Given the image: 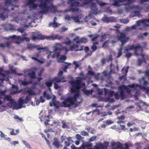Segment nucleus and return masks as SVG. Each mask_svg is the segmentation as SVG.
Instances as JSON below:
<instances>
[{"instance_id":"nucleus-19","label":"nucleus","mask_w":149,"mask_h":149,"mask_svg":"<svg viewBox=\"0 0 149 149\" xmlns=\"http://www.w3.org/2000/svg\"><path fill=\"white\" fill-rule=\"evenodd\" d=\"M111 146L113 147H115V148H120L122 146V144L119 142H117L116 143L113 141H112L111 143Z\"/></svg>"},{"instance_id":"nucleus-42","label":"nucleus","mask_w":149,"mask_h":149,"mask_svg":"<svg viewBox=\"0 0 149 149\" xmlns=\"http://www.w3.org/2000/svg\"><path fill=\"white\" fill-rule=\"evenodd\" d=\"M45 84L47 86H48L49 87V90L50 92H51V89L50 88V87L52 86V82H51L47 81L46 82Z\"/></svg>"},{"instance_id":"nucleus-27","label":"nucleus","mask_w":149,"mask_h":149,"mask_svg":"<svg viewBox=\"0 0 149 149\" xmlns=\"http://www.w3.org/2000/svg\"><path fill=\"white\" fill-rule=\"evenodd\" d=\"M59 56L56 57L57 58V60L58 62H63L66 58V56L65 55H61L60 57H58Z\"/></svg>"},{"instance_id":"nucleus-23","label":"nucleus","mask_w":149,"mask_h":149,"mask_svg":"<svg viewBox=\"0 0 149 149\" xmlns=\"http://www.w3.org/2000/svg\"><path fill=\"white\" fill-rule=\"evenodd\" d=\"M17 0H5L6 3V6H8V8L9 9H10V7H11L12 5V3L15 2Z\"/></svg>"},{"instance_id":"nucleus-29","label":"nucleus","mask_w":149,"mask_h":149,"mask_svg":"<svg viewBox=\"0 0 149 149\" xmlns=\"http://www.w3.org/2000/svg\"><path fill=\"white\" fill-rule=\"evenodd\" d=\"M53 145L58 148L62 147V145L59 144L58 140L56 138L54 139V142L53 143Z\"/></svg>"},{"instance_id":"nucleus-38","label":"nucleus","mask_w":149,"mask_h":149,"mask_svg":"<svg viewBox=\"0 0 149 149\" xmlns=\"http://www.w3.org/2000/svg\"><path fill=\"white\" fill-rule=\"evenodd\" d=\"M28 75L31 78H36L35 72L33 71H32L31 72L29 73Z\"/></svg>"},{"instance_id":"nucleus-7","label":"nucleus","mask_w":149,"mask_h":149,"mask_svg":"<svg viewBox=\"0 0 149 149\" xmlns=\"http://www.w3.org/2000/svg\"><path fill=\"white\" fill-rule=\"evenodd\" d=\"M79 37L76 36L74 34H72L70 35L68 37L66 38L65 41L63 42V44H65L67 45H69L71 44L72 42L75 41L77 43H85L87 42V39L85 38H82L79 40Z\"/></svg>"},{"instance_id":"nucleus-31","label":"nucleus","mask_w":149,"mask_h":149,"mask_svg":"<svg viewBox=\"0 0 149 149\" xmlns=\"http://www.w3.org/2000/svg\"><path fill=\"white\" fill-rule=\"evenodd\" d=\"M30 83H31V81L27 82L25 78L24 81L22 80H19V83L21 85L25 86Z\"/></svg>"},{"instance_id":"nucleus-55","label":"nucleus","mask_w":149,"mask_h":149,"mask_svg":"<svg viewBox=\"0 0 149 149\" xmlns=\"http://www.w3.org/2000/svg\"><path fill=\"white\" fill-rule=\"evenodd\" d=\"M92 51V53L95 51L97 49V47L95 45H93L91 47Z\"/></svg>"},{"instance_id":"nucleus-62","label":"nucleus","mask_w":149,"mask_h":149,"mask_svg":"<svg viewBox=\"0 0 149 149\" xmlns=\"http://www.w3.org/2000/svg\"><path fill=\"white\" fill-rule=\"evenodd\" d=\"M34 47L32 44H28L27 45V47L29 49H31Z\"/></svg>"},{"instance_id":"nucleus-12","label":"nucleus","mask_w":149,"mask_h":149,"mask_svg":"<svg viewBox=\"0 0 149 149\" xmlns=\"http://www.w3.org/2000/svg\"><path fill=\"white\" fill-rule=\"evenodd\" d=\"M4 102H5L6 101L8 102L7 103V105L10 107L15 106L16 105V102L9 95H5L3 98Z\"/></svg>"},{"instance_id":"nucleus-25","label":"nucleus","mask_w":149,"mask_h":149,"mask_svg":"<svg viewBox=\"0 0 149 149\" xmlns=\"http://www.w3.org/2000/svg\"><path fill=\"white\" fill-rule=\"evenodd\" d=\"M59 77L54 78L52 80V82L56 83V82L60 83V82H65L66 81L65 80L63 79H60L59 78Z\"/></svg>"},{"instance_id":"nucleus-53","label":"nucleus","mask_w":149,"mask_h":149,"mask_svg":"<svg viewBox=\"0 0 149 149\" xmlns=\"http://www.w3.org/2000/svg\"><path fill=\"white\" fill-rule=\"evenodd\" d=\"M40 134L42 135V137L43 138H44L46 140V141L47 142V144H49V141L47 139L45 135L42 133H40Z\"/></svg>"},{"instance_id":"nucleus-43","label":"nucleus","mask_w":149,"mask_h":149,"mask_svg":"<svg viewBox=\"0 0 149 149\" xmlns=\"http://www.w3.org/2000/svg\"><path fill=\"white\" fill-rule=\"evenodd\" d=\"M43 96L46 98L47 100H49L51 98L49 94H47L46 92H44Z\"/></svg>"},{"instance_id":"nucleus-4","label":"nucleus","mask_w":149,"mask_h":149,"mask_svg":"<svg viewBox=\"0 0 149 149\" xmlns=\"http://www.w3.org/2000/svg\"><path fill=\"white\" fill-rule=\"evenodd\" d=\"M89 0H69L68 3L71 4L73 12L74 13H79L81 11L76 7L80 6L84 8L87 7L90 2Z\"/></svg>"},{"instance_id":"nucleus-56","label":"nucleus","mask_w":149,"mask_h":149,"mask_svg":"<svg viewBox=\"0 0 149 149\" xmlns=\"http://www.w3.org/2000/svg\"><path fill=\"white\" fill-rule=\"evenodd\" d=\"M33 59L37 61L39 63H43L44 62V61H41L37 59V58L35 57H32Z\"/></svg>"},{"instance_id":"nucleus-30","label":"nucleus","mask_w":149,"mask_h":149,"mask_svg":"<svg viewBox=\"0 0 149 149\" xmlns=\"http://www.w3.org/2000/svg\"><path fill=\"white\" fill-rule=\"evenodd\" d=\"M56 19V18L55 17L54 19V22L50 23L49 24L50 26H52L53 27L55 28L60 25V24L55 22V21Z\"/></svg>"},{"instance_id":"nucleus-11","label":"nucleus","mask_w":149,"mask_h":149,"mask_svg":"<svg viewBox=\"0 0 149 149\" xmlns=\"http://www.w3.org/2000/svg\"><path fill=\"white\" fill-rule=\"evenodd\" d=\"M149 19H146L141 20L138 21L136 23V25H134L132 26L130 28L131 29H135L136 27V26H140L142 27H146L149 25Z\"/></svg>"},{"instance_id":"nucleus-41","label":"nucleus","mask_w":149,"mask_h":149,"mask_svg":"<svg viewBox=\"0 0 149 149\" xmlns=\"http://www.w3.org/2000/svg\"><path fill=\"white\" fill-rule=\"evenodd\" d=\"M88 131L90 133L92 134H94L95 132V130L89 127L87 128Z\"/></svg>"},{"instance_id":"nucleus-6","label":"nucleus","mask_w":149,"mask_h":149,"mask_svg":"<svg viewBox=\"0 0 149 149\" xmlns=\"http://www.w3.org/2000/svg\"><path fill=\"white\" fill-rule=\"evenodd\" d=\"M116 32L118 33V37L116 39V40H107L105 41L102 46L103 48H106L110 43H114L118 40H120L121 42L122 45L129 40V38H125V34L123 33H120L118 30H116Z\"/></svg>"},{"instance_id":"nucleus-52","label":"nucleus","mask_w":149,"mask_h":149,"mask_svg":"<svg viewBox=\"0 0 149 149\" xmlns=\"http://www.w3.org/2000/svg\"><path fill=\"white\" fill-rule=\"evenodd\" d=\"M129 68V66H127L125 68V67H124L122 70V71L123 72L124 70H125V72L126 74H127V70Z\"/></svg>"},{"instance_id":"nucleus-50","label":"nucleus","mask_w":149,"mask_h":149,"mask_svg":"<svg viewBox=\"0 0 149 149\" xmlns=\"http://www.w3.org/2000/svg\"><path fill=\"white\" fill-rule=\"evenodd\" d=\"M6 135H5L2 132L0 131V137L1 138L4 139L5 136H6Z\"/></svg>"},{"instance_id":"nucleus-3","label":"nucleus","mask_w":149,"mask_h":149,"mask_svg":"<svg viewBox=\"0 0 149 149\" xmlns=\"http://www.w3.org/2000/svg\"><path fill=\"white\" fill-rule=\"evenodd\" d=\"M36 48L38 50H42L44 52L47 51V54H48L47 58L48 59L51 57L53 58H54L56 57L59 56L60 54V52L57 51L61 50L64 49H65V48L63 47V44L59 43H56L54 44L52 48L54 49V51L53 52L47 50V49L46 48L40 47L38 46H36Z\"/></svg>"},{"instance_id":"nucleus-10","label":"nucleus","mask_w":149,"mask_h":149,"mask_svg":"<svg viewBox=\"0 0 149 149\" xmlns=\"http://www.w3.org/2000/svg\"><path fill=\"white\" fill-rule=\"evenodd\" d=\"M134 49V54L135 55L138 56L139 55L138 52H141L143 50V49L142 47L138 44L136 46L134 45H131V46H128L127 47L125 48V50L127 52H128L130 50Z\"/></svg>"},{"instance_id":"nucleus-64","label":"nucleus","mask_w":149,"mask_h":149,"mask_svg":"<svg viewBox=\"0 0 149 149\" xmlns=\"http://www.w3.org/2000/svg\"><path fill=\"white\" fill-rule=\"evenodd\" d=\"M120 149H129L127 143H125V147H121Z\"/></svg>"},{"instance_id":"nucleus-54","label":"nucleus","mask_w":149,"mask_h":149,"mask_svg":"<svg viewBox=\"0 0 149 149\" xmlns=\"http://www.w3.org/2000/svg\"><path fill=\"white\" fill-rule=\"evenodd\" d=\"M96 136H94L91 137L89 139V141L90 142H92L94 141L95 139L96 138Z\"/></svg>"},{"instance_id":"nucleus-20","label":"nucleus","mask_w":149,"mask_h":149,"mask_svg":"<svg viewBox=\"0 0 149 149\" xmlns=\"http://www.w3.org/2000/svg\"><path fill=\"white\" fill-rule=\"evenodd\" d=\"M103 19L104 21H106L107 22H116L117 21L116 19L113 17H104L103 18Z\"/></svg>"},{"instance_id":"nucleus-48","label":"nucleus","mask_w":149,"mask_h":149,"mask_svg":"<svg viewBox=\"0 0 149 149\" xmlns=\"http://www.w3.org/2000/svg\"><path fill=\"white\" fill-rule=\"evenodd\" d=\"M22 142L26 147H27L28 148H31L30 146L27 142L23 140Z\"/></svg>"},{"instance_id":"nucleus-40","label":"nucleus","mask_w":149,"mask_h":149,"mask_svg":"<svg viewBox=\"0 0 149 149\" xmlns=\"http://www.w3.org/2000/svg\"><path fill=\"white\" fill-rule=\"evenodd\" d=\"M10 45V43L9 42H6L5 44H1L0 45V46L2 47H9Z\"/></svg>"},{"instance_id":"nucleus-35","label":"nucleus","mask_w":149,"mask_h":149,"mask_svg":"<svg viewBox=\"0 0 149 149\" xmlns=\"http://www.w3.org/2000/svg\"><path fill=\"white\" fill-rule=\"evenodd\" d=\"M84 51L87 54V55L89 56L91 55L92 53V51H89L88 48L87 47L84 48Z\"/></svg>"},{"instance_id":"nucleus-47","label":"nucleus","mask_w":149,"mask_h":149,"mask_svg":"<svg viewBox=\"0 0 149 149\" xmlns=\"http://www.w3.org/2000/svg\"><path fill=\"white\" fill-rule=\"evenodd\" d=\"M108 36V35H107L105 34L104 35H102V38L100 40V41L102 42L103 41L107 38V37Z\"/></svg>"},{"instance_id":"nucleus-21","label":"nucleus","mask_w":149,"mask_h":149,"mask_svg":"<svg viewBox=\"0 0 149 149\" xmlns=\"http://www.w3.org/2000/svg\"><path fill=\"white\" fill-rule=\"evenodd\" d=\"M15 21L16 22H20V24H21V25H24V24H25L27 20L26 19H22L21 20H20L19 19H18V17H14V19L13 20H11L12 21Z\"/></svg>"},{"instance_id":"nucleus-1","label":"nucleus","mask_w":149,"mask_h":149,"mask_svg":"<svg viewBox=\"0 0 149 149\" xmlns=\"http://www.w3.org/2000/svg\"><path fill=\"white\" fill-rule=\"evenodd\" d=\"M80 77H77L76 79L74 81H70L72 85L70 90L72 94L74 93L73 97H71V100L68 99L63 103V106L65 107H68L73 104H77L80 103L82 101V99L79 95V91L80 88L86 94H87L91 93L89 91L86 90L85 89V86L84 83L80 84V83L82 79Z\"/></svg>"},{"instance_id":"nucleus-34","label":"nucleus","mask_w":149,"mask_h":149,"mask_svg":"<svg viewBox=\"0 0 149 149\" xmlns=\"http://www.w3.org/2000/svg\"><path fill=\"white\" fill-rule=\"evenodd\" d=\"M45 118L46 121L44 123L45 125H47L48 124V123L51 120V119L52 118H51L50 116H46Z\"/></svg>"},{"instance_id":"nucleus-46","label":"nucleus","mask_w":149,"mask_h":149,"mask_svg":"<svg viewBox=\"0 0 149 149\" xmlns=\"http://www.w3.org/2000/svg\"><path fill=\"white\" fill-rule=\"evenodd\" d=\"M120 21L124 24H127L129 22V20L127 19H123L120 20Z\"/></svg>"},{"instance_id":"nucleus-13","label":"nucleus","mask_w":149,"mask_h":149,"mask_svg":"<svg viewBox=\"0 0 149 149\" xmlns=\"http://www.w3.org/2000/svg\"><path fill=\"white\" fill-rule=\"evenodd\" d=\"M88 74L90 75H94L95 78L97 80L99 79L103 80L104 79V78L102 77V75H103L104 77H106L107 75V73L106 71H104L102 74H94L93 72L89 71L88 72Z\"/></svg>"},{"instance_id":"nucleus-26","label":"nucleus","mask_w":149,"mask_h":149,"mask_svg":"<svg viewBox=\"0 0 149 149\" xmlns=\"http://www.w3.org/2000/svg\"><path fill=\"white\" fill-rule=\"evenodd\" d=\"M56 97L54 96L53 99H52V101L53 103L52 104L51 103H50V105L51 106H52L53 104L54 106H56V107H58L59 106V102H58L56 101Z\"/></svg>"},{"instance_id":"nucleus-58","label":"nucleus","mask_w":149,"mask_h":149,"mask_svg":"<svg viewBox=\"0 0 149 149\" xmlns=\"http://www.w3.org/2000/svg\"><path fill=\"white\" fill-rule=\"evenodd\" d=\"M106 123L107 125H109L113 123V122L111 120H107L106 121Z\"/></svg>"},{"instance_id":"nucleus-45","label":"nucleus","mask_w":149,"mask_h":149,"mask_svg":"<svg viewBox=\"0 0 149 149\" xmlns=\"http://www.w3.org/2000/svg\"><path fill=\"white\" fill-rule=\"evenodd\" d=\"M92 37V39L91 40L93 41H94L98 37H99V35L97 34H96L94 36H91Z\"/></svg>"},{"instance_id":"nucleus-22","label":"nucleus","mask_w":149,"mask_h":149,"mask_svg":"<svg viewBox=\"0 0 149 149\" xmlns=\"http://www.w3.org/2000/svg\"><path fill=\"white\" fill-rule=\"evenodd\" d=\"M45 36L42 35L40 33L37 36H34L33 37V40H35L37 39H45Z\"/></svg>"},{"instance_id":"nucleus-14","label":"nucleus","mask_w":149,"mask_h":149,"mask_svg":"<svg viewBox=\"0 0 149 149\" xmlns=\"http://www.w3.org/2000/svg\"><path fill=\"white\" fill-rule=\"evenodd\" d=\"M78 44H74L72 45L71 46L69 49H68L67 48L65 47V51L66 53L68 52L69 51H78V50L81 51L83 50L84 47V46H81L80 49H78Z\"/></svg>"},{"instance_id":"nucleus-59","label":"nucleus","mask_w":149,"mask_h":149,"mask_svg":"<svg viewBox=\"0 0 149 149\" xmlns=\"http://www.w3.org/2000/svg\"><path fill=\"white\" fill-rule=\"evenodd\" d=\"M81 134L82 135L86 136L88 135V133L86 132L83 131L81 132Z\"/></svg>"},{"instance_id":"nucleus-49","label":"nucleus","mask_w":149,"mask_h":149,"mask_svg":"<svg viewBox=\"0 0 149 149\" xmlns=\"http://www.w3.org/2000/svg\"><path fill=\"white\" fill-rule=\"evenodd\" d=\"M9 38H17L18 39H21V37L19 36H16L15 35H13L12 36L10 37Z\"/></svg>"},{"instance_id":"nucleus-61","label":"nucleus","mask_w":149,"mask_h":149,"mask_svg":"<svg viewBox=\"0 0 149 149\" xmlns=\"http://www.w3.org/2000/svg\"><path fill=\"white\" fill-rule=\"evenodd\" d=\"M73 63L75 65L76 68L79 67V65L77 62L74 61L73 62Z\"/></svg>"},{"instance_id":"nucleus-2","label":"nucleus","mask_w":149,"mask_h":149,"mask_svg":"<svg viewBox=\"0 0 149 149\" xmlns=\"http://www.w3.org/2000/svg\"><path fill=\"white\" fill-rule=\"evenodd\" d=\"M145 77H143L139 80V81L140 84L143 83V86H142L141 85H139L136 84H133L132 85H129L127 86L123 85L119 88L120 89V95L122 97V99H123V92L124 91H127L128 93L131 92V89H135L139 87L143 91L146 93H147L149 91V88L147 86V82L146 80L149 79V70H146L145 72Z\"/></svg>"},{"instance_id":"nucleus-9","label":"nucleus","mask_w":149,"mask_h":149,"mask_svg":"<svg viewBox=\"0 0 149 149\" xmlns=\"http://www.w3.org/2000/svg\"><path fill=\"white\" fill-rule=\"evenodd\" d=\"M104 91L105 92L106 97H107V101L110 102H112L115 101V100L113 98H111L114 95V97L116 99L118 98V94L117 93H114L113 92L111 91L108 90L104 88Z\"/></svg>"},{"instance_id":"nucleus-63","label":"nucleus","mask_w":149,"mask_h":149,"mask_svg":"<svg viewBox=\"0 0 149 149\" xmlns=\"http://www.w3.org/2000/svg\"><path fill=\"white\" fill-rule=\"evenodd\" d=\"M126 75H124L120 77L119 78V79L120 80H121L122 79H123L124 80H125L126 79Z\"/></svg>"},{"instance_id":"nucleus-16","label":"nucleus","mask_w":149,"mask_h":149,"mask_svg":"<svg viewBox=\"0 0 149 149\" xmlns=\"http://www.w3.org/2000/svg\"><path fill=\"white\" fill-rule=\"evenodd\" d=\"M31 99V97L29 96H27L25 100H23L20 98L19 102V105L20 107V108L22 107L25 108L26 107L25 105L24 104L27 103Z\"/></svg>"},{"instance_id":"nucleus-32","label":"nucleus","mask_w":149,"mask_h":149,"mask_svg":"<svg viewBox=\"0 0 149 149\" xmlns=\"http://www.w3.org/2000/svg\"><path fill=\"white\" fill-rule=\"evenodd\" d=\"M61 100H64L65 101H63L62 102V103H61V105L62 106L64 107V106H63V103L64 102H65L66 100H68V99H70L71 100V97H69L68 98L66 97V96H62L61 97Z\"/></svg>"},{"instance_id":"nucleus-5","label":"nucleus","mask_w":149,"mask_h":149,"mask_svg":"<svg viewBox=\"0 0 149 149\" xmlns=\"http://www.w3.org/2000/svg\"><path fill=\"white\" fill-rule=\"evenodd\" d=\"M65 18L68 21H73L79 24H83L84 22H89L90 23V20L92 18V13H90L88 15L85 17L82 15L72 17L66 15Z\"/></svg>"},{"instance_id":"nucleus-17","label":"nucleus","mask_w":149,"mask_h":149,"mask_svg":"<svg viewBox=\"0 0 149 149\" xmlns=\"http://www.w3.org/2000/svg\"><path fill=\"white\" fill-rule=\"evenodd\" d=\"M6 91L5 90L2 91L0 89V99H2L5 93H6ZM2 103V102L0 100V112L3 111H4V109H2V107H4V106H1Z\"/></svg>"},{"instance_id":"nucleus-8","label":"nucleus","mask_w":149,"mask_h":149,"mask_svg":"<svg viewBox=\"0 0 149 149\" xmlns=\"http://www.w3.org/2000/svg\"><path fill=\"white\" fill-rule=\"evenodd\" d=\"M111 2H112L113 5L118 7L120 5H129L132 3L134 0H120L117 1L116 0H110ZM143 1L149 2V0H142Z\"/></svg>"},{"instance_id":"nucleus-15","label":"nucleus","mask_w":149,"mask_h":149,"mask_svg":"<svg viewBox=\"0 0 149 149\" xmlns=\"http://www.w3.org/2000/svg\"><path fill=\"white\" fill-rule=\"evenodd\" d=\"M109 144V143L107 141H105L103 144L99 143L95 146L94 149H107V147Z\"/></svg>"},{"instance_id":"nucleus-51","label":"nucleus","mask_w":149,"mask_h":149,"mask_svg":"<svg viewBox=\"0 0 149 149\" xmlns=\"http://www.w3.org/2000/svg\"><path fill=\"white\" fill-rule=\"evenodd\" d=\"M14 118L16 119L17 121H21L22 120L21 118H19L18 116L16 115L14 116Z\"/></svg>"},{"instance_id":"nucleus-57","label":"nucleus","mask_w":149,"mask_h":149,"mask_svg":"<svg viewBox=\"0 0 149 149\" xmlns=\"http://www.w3.org/2000/svg\"><path fill=\"white\" fill-rule=\"evenodd\" d=\"M76 138L79 140H81L82 138L81 136L79 134H77L76 136Z\"/></svg>"},{"instance_id":"nucleus-28","label":"nucleus","mask_w":149,"mask_h":149,"mask_svg":"<svg viewBox=\"0 0 149 149\" xmlns=\"http://www.w3.org/2000/svg\"><path fill=\"white\" fill-rule=\"evenodd\" d=\"M12 87L11 91V94L12 93H18V88H17V87L15 85H12Z\"/></svg>"},{"instance_id":"nucleus-39","label":"nucleus","mask_w":149,"mask_h":149,"mask_svg":"<svg viewBox=\"0 0 149 149\" xmlns=\"http://www.w3.org/2000/svg\"><path fill=\"white\" fill-rule=\"evenodd\" d=\"M63 38V36H60L58 34H57L55 35H54V40L55 39H58V40H60L62 39Z\"/></svg>"},{"instance_id":"nucleus-36","label":"nucleus","mask_w":149,"mask_h":149,"mask_svg":"<svg viewBox=\"0 0 149 149\" xmlns=\"http://www.w3.org/2000/svg\"><path fill=\"white\" fill-rule=\"evenodd\" d=\"M27 93L30 95H34L37 94V93H36L33 91L29 90L27 91Z\"/></svg>"},{"instance_id":"nucleus-44","label":"nucleus","mask_w":149,"mask_h":149,"mask_svg":"<svg viewBox=\"0 0 149 149\" xmlns=\"http://www.w3.org/2000/svg\"><path fill=\"white\" fill-rule=\"evenodd\" d=\"M45 39H50L54 40V35H52L49 36H45Z\"/></svg>"},{"instance_id":"nucleus-18","label":"nucleus","mask_w":149,"mask_h":149,"mask_svg":"<svg viewBox=\"0 0 149 149\" xmlns=\"http://www.w3.org/2000/svg\"><path fill=\"white\" fill-rule=\"evenodd\" d=\"M91 3L92 4L91 9L92 11V13L95 15L97 14L99 11L97 10V8L95 4L92 1L91 2Z\"/></svg>"},{"instance_id":"nucleus-24","label":"nucleus","mask_w":149,"mask_h":149,"mask_svg":"<svg viewBox=\"0 0 149 149\" xmlns=\"http://www.w3.org/2000/svg\"><path fill=\"white\" fill-rule=\"evenodd\" d=\"M141 55L142 57V60L139 59H138V64L139 65H140L141 64V63L143 62V61H144L145 62V59L147 58L148 57V56L147 55H144L143 54H141Z\"/></svg>"},{"instance_id":"nucleus-37","label":"nucleus","mask_w":149,"mask_h":149,"mask_svg":"<svg viewBox=\"0 0 149 149\" xmlns=\"http://www.w3.org/2000/svg\"><path fill=\"white\" fill-rule=\"evenodd\" d=\"M9 9L8 10L6 9H4L3 10V13L4 14H1L0 15V18H1L2 20H3L5 18V17L3 15L6 12H7L8 10H9Z\"/></svg>"},{"instance_id":"nucleus-60","label":"nucleus","mask_w":149,"mask_h":149,"mask_svg":"<svg viewBox=\"0 0 149 149\" xmlns=\"http://www.w3.org/2000/svg\"><path fill=\"white\" fill-rule=\"evenodd\" d=\"M39 33L40 32H33L32 34V39H33V37L34 36H37L38 35V34H39Z\"/></svg>"},{"instance_id":"nucleus-33","label":"nucleus","mask_w":149,"mask_h":149,"mask_svg":"<svg viewBox=\"0 0 149 149\" xmlns=\"http://www.w3.org/2000/svg\"><path fill=\"white\" fill-rule=\"evenodd\" d=\"M118 53H115L114 54L115 56L117 57V58H119L122 55V48H120V49H118Z\"/></svg>"}]
</instances>
